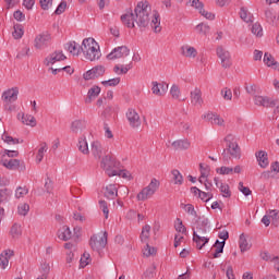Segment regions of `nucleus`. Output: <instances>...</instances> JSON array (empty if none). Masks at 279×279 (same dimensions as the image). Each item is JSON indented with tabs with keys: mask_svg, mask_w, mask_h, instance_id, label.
I'll use <instances>...</instances> for the list:
<instances>
[{
	"mask_svg": "<svg viewBox=\"0 0 279 279\" xmlns=\"http://www.w3.org/2000/svg\"><path fill=\"white\" fill-rule=\"evenodd\" d=\"M149 12H151V7H149V2H138L134 9V12L130 11L121 15V21L123 25L128 26L130 29H133V27H135L134 23H136L137 27H140L141 29H145V27H149L150 25L155 33L158 34L162 29L160 27V14H158V12H155L153 14V19H150Z\"/></svg>",
	"mask_w": 279,
	"mask_h": 279,
	"instance_id": "f257e3e1",
	"label": "nucleus"
},
{
	"mask_svg": "<svg viewBox=\"0 0 279 279\" xmlns=\"http://www.w3.org/2000/svg\"><path fill=\"white\" fill-rule=\"evenodd\" d=\"M225 143H227V148L223 149L222 151V160L223 162H228V155L226 154V151H228V154L230 155L231 158H241V147H239V143H236V137H234V135L232 134H228L225 137Z\"/></svg>",
	"mask_w": 279,
	"mask_h": 279,
	"instance_id": "f03ea898",
	"label": "nucleus"
},
{
	"mask_svg": "<svg viewBox=\"0 0 279 279\" xmlns=\"http://www.w3.org/2000/svg\"><path fill=\"white\" fill-rule=\"evenodd\" d=\"M158 189H160V181L153 179L150 183L137 194V201L145 202V199H149Z\"/></svg>",
	"mask_w": 279,
	"mask_h": 279,
	"instance_id": "7ed1b4c3",
	"label": "nucleus"
},
{
	"mask_svg": "<svg viewBox=\"0 0 279 279\" xmlns=\"http://www.w3.org/2000/svg\"><path fill=\"white\" fill-rule=\"evenodd\" d=\"M216 53L221 62L222 69H230L232 66V57L230 56V51L226 50L223 46H218Z\"/></svg>",
	"mask_w": 279,
	"mask_h": 279,
	"instance_id": "20e7f679",
	"label": "nucleus"
},
{
	"mask_svg": "<svg viewBox=\"0 0 279 279\" xmlns=\"http://www.w3.org/2000/svg\"><path fill=\"white\" fill-rule=\"evenodd\" d=\"M49 45H51V34H49V32L40 33L34 39L35 49H47Z\"/></svg>",
	"mask_w": 279,
	"mask_h": 279,
	"instance_id": "39448f33",
	"label": "nucleus"
},
{
	"mask_svg": "<svg viewBox=\"0 0 279 279\" xmlns=\"http://www.w3.org/2000/svg\"><path fill=\"white\" fill-rule=\"evenodd\" d=\"M121 58H130V48L128 46H119L107 54V60H121Z\"/></svg>",
	"mask_w": 279,
	"mask_h": 279,
	"instance_id": "423d86ee",
	"label": "nucleus"
},
{
	"mask_svg": "<svg viewBox=\"0 0 279 279\" xmlns=\"http://www.w3.org/2000/svg\"><path fill=\"white\" fill-rule=\"evenodd\" d=\"M106 73V68L104 65H96L92 70H88L83 74V77L86 82L88 80H96V77H102Z\"/></svg>",
	"mask_w": 279,
	"mask_h": 279,
	"instance_id": "0eeeda50",
	"label": "nucleus"
},
{
	"mask_svg": "<svg viewBox=\"0 0 279 279\" xmlns=\"http://www.w3.org/2000/svg\"><path fill=\"white\" fill-rule=\"evenodd\" d=\"M66 60V56H64V52L62 50H56L54 52L50 53L45 59L46 66H51L56 64V62H64Z\"/></svg>",
	"mask_w": 279,
	"mask_h": 279,
	"instance_id": "6e6552de",
	"label": "nucleus"
},
{
	"mask_svg": "<svg viewBox=\"0 0 279 279\" xmlns=\"http://www.w3.org/2000/svg\"><path fill=\"white\" fill-rule=\"evenodd\" d=\"M89 245H108V233L106 231L94 233L89 239Z\"/></svg>",
	"mask_w": 279,
	"mask_h": 279,
	"instance_id": "1a4fd4ad",
	"label": "nucleus"
},
{
	"mask_svg": "<svg viewBox=\"0 0 279 279\" xmlns=\"http://www.w3.org/2000/svg\"><path fill=\"white\" fill-rule=\"evenodd\" d=\"M209 241L210 238L208 236V233H205L202 230L193 231V242L196 243V245H207Z\"/></svg>",
	"mask_w": 279,
	"mask_h": 279,
	"instance_id": "9d476101",
	"label": "nucleus"
},
{
	"mask_svg": "<svg viewBox=\"0 0 279 279\" xmlns=\"http://www.w3.org/2000/svg\"><path fill=\"white\" fill-rule=\"evenodd\" d=\"M126 119L131 125V128L136 129L141 128V116L134 109H129L126 112Z\"/></svg>",
	"mask_w": 279,
	"mask_h": 279,
	"instance_id": "9b49d317",
	"label": "nucleus"
},
{
	"mask_svg": "<svg viewBox=\"0 0 279 279\" xmlns=\"http://www.w3.org/2000/svg\"><path fill=\"white\" fill-rule=\"evenodd\" d=\"M255 106H263V108H276L277 101L271 100L269 97L255 96L254 97Z\"/></svg>",
	"mask_w": 279,
	"mask_h": 279,
	"instance_id": "f8f14e48",
	"label": "nucleus"
},
{
	"mask_svg": "<svg viewBox=\"0 0 279 279\" xmlns=\"http://www.w3.org/2000/svg\"><path fill=\"white\" fill-rule=\"evenodd\" d=\"M1 166L5 167V169H10L11 171H16L19 167H21V160L19 159H8L5 155H1Z\"/></svg>",
	"mask_w": 279,
	"mask_h": 279,
	"instance_id": "ddd939ff",
	"label": "nucleus"
},
{
	"mask_svg": "<svg viewBox=\"0 0 279 279\" xmlns=\"http://www.w3.org/2000/svg\"><path fill=\"white\" fill-rule=\"evenodd\" d=\"M19 99V87H12L10 89H7L2 94V100L4 102H11L14 104Z\"/></svg>",
	"mask_w": 279,
	"mask_h": 279,
	"instance_id": "4468645a",
	"label": "nucleus"
},
{
	"mask_svg": "<svg viewBox=\"0 0 279 279\" xmlns=\"http://www.w3.org/2000/svg\"><path fill=\"white\" fill-rule=\"evenodd\" d=\"M95 47H97V41H95V38L88 37L85 38L81 46V52L86 56L90 50L95 51Z\"/></svg>",
	"mask_w": 279,
	"mask_h": 279,
	"instance_id": "2eb2a0df",
	"label": "nucleus"
},
{
	"mask_svg": "<svg viewBox=\"0 0 279 279\" xmlns=\"http://www.w3.org/2000/svg\"><path fill=\"white\" fill-rule=\"evenodd\" d=\"M90 153L93 154L94 158H96V160H100V158L104 156V146L101 145V142H92Z\"/></svg>",
	"mask_w": 279,
	"mask_h": 279,
	"instance_id": "dca6fc26",
	"label": "nucleus"
},
{
	"mask_svg": "<svg viewBox=\"0 0 279 279\" xmlns=\"http://www.w3.org/2000/svg\"><path fill=\"white\" fill-rule=\"evenodd\" d=\"M12 256H14V251H12V250H4L0 254V267H1V269H5L8 267V265H10V258H12Z\"/></svg>",
	"mask_w": 279,
	"mask_h": 279,
	"instance_id": "f3484780",
	"label": "nucleus"
},
{
	"mask_svg": "<svg viewBox=\"0 0 279 279\" xmlns=\"http://www.w3.org/2000/svg\"><path fill=\"white\" fill-rule=\"evenodd\" d=\"M114 167H117V160L112 156L106 155L102 157L101 168L108 171V174L110 173V169H114Z\"/></svg>",
	"mask_w": 279,
	"mask_h": 279,
	"instance_id": "a211bd4d",
	"label": "nucleus"
},
{
	"mask_svg": "<svg viewBox=\"0 0 279 279\" xmlns=\"http://www.w3.org/2000/svg\"><path fill=\"white\" fill-rule=\"evenodd\" d=\"M257 158V162L262 169H267L269 167V157L267 155V151L259 150L255 154Z\"/></svg>",
	"mask_w": 279,
	"mask_h": 279,
	"instance_id": "6ab92c4d",
	"label": "nucleus"
},
{
	"mask_svg": "<svg viewBox=\"0 0 279 279\" xmlns=\"http://www.w3.org/2000/svg\"><path fill=\"white\" fill-rule=\"evenodd\" d=\"M190 97L193 106H202L204 104V99H202V89L199 88L192 90Z\"/></svg>",
	"mask_w": 279,
	"mask_h": 279,
	"instance_id": "aec40b11",
	"label": "nucleus"
},
{
	"mask_svg": "<svg viewBox=\"0 0 279 279\" xmlns=\"http://www.w3.org/2000/svg\"><path fill=\"white\" fill-rule=\"evenodd\" d=\"M99 93H101V87L97 85L89 88L87 97L85 98V104H93V100L99 97Z\"/></svg>",
	"mask_w": 279,
	"mask_h": 279,
	"instance_id": "412c9836",
	"label": "nucleus"
},
{
	"mask_svg": "<svg viewBox=\"0 0 279 279\" xmlns=\"http://www.w3.org/2000/svg\"><path fill=\"white\" fill-rule=\"evenodd\" d=\"M101 58V50H99V44L94 46V50L89 49L88 53L85 54V59L89 60V62H95V60H99Z\"/></svg>",
	"mask_w": 279,
	"mask_h": 279,
	"instance_id": "4be33fe9",
	"label": "nucleus"
},
{
	"mask_svg": "<svg viewBox=\"0 0 279 279\" xmlns=\"http://www.w3.org/2000/svg\"><path fill=\"white\" fill-rule=\"evenodd\" d=\"M83 130H86V121L75 120L71 123V132H73V134H80Z\"/></svg>",
	"mask_w": 279,
	"mask_h": 279,
	"instance_id": "5701e85b",
	"label": "nucleus"
},
{
	"mask_svg": "<svg viewBox=\"0 0 279 279\" xmlns=\"http://www.w3.org/2000/svg\"><path fill=\"white\" fill-rule=\"evenodd\" d=\"M17 119H21L24 125H31V128H36V118H34V116H25V113H19Z\"/></svg>",
	"mask_w": 279,
	"mask_h": 279,
	"instance_id": "b1692460",
	"label": "nucleus"
},
{
	"mask_svg": "<svg viewBox=\"0 0 279 279\" xmlns=\"http://www.w3.org/2000/svg\"><path fill=\"white\" fill-rule=\"evenodd\" d=\"M65 49L72 53V56H80V53H82V46L77 45L75 41L65 44Z\"/></svg>",
	"mask_w": 279,
	"mask_h": 279,
	"instance_id": "393cba45",
	"label": "nucleus"
},
{
	"mask_svg": "<svg viewBox=\"0 0 279 279\" xmlns=\"http://www.w3.org/2000/svg\"><path fill=\"white\" fill-rule=\"evenodd\" d=\"M173 149L186 150L191 147V142L189 140H178L172 143Z\"/></svg>",
	"mask_w": 279,
	"mask_h": 279,
	"instance_id": "a878e982",
	"label": "nucleus"
},
{
	"mask_svg": "<svg viewBox=\"0 0 279 279\" xmlns=\"http://www.w3.org/2000/svg\"><path fill=\"white\" fill-rule=\"evenodd\" d=\"M117 195H118L117 185L109 184V185L106 186L105 197L107 199H116Z\"/></svg>",
	"mask_w": 279,
	"mask_h": 279,
	"instance_id": "bb28decb",
	"label": "nucleus"
},
{
	"mask_svg": "<svg viewBox=\"0 0 279 279\" xmlns=\"http://www.w3.org/2000/svg\"><path fill=\"white\" fill-rule=\"evenodd\" d=\"M150 232H151V226L145 225L142 228V232H141L142 243H145L146 245H149V234H150Z\"/></svg>",
	"mask_w": 279,
	"mask_h": 279,
	"instance_id": "cd10ccee",
	"label": "nucleus"
},
{
	"mask_svg": "<svg viewBox=\"0 0 279 279\" xmlns=\"http://www.w3.org/2000/svg\"><path fill=\"white\" fill-rule=\"evenodd\" d=\"M58 236L61 241H69V239L72 236L71 229L68 226H63L58 231Z\"/></svg>",
	"mask_w": 279,
	"mask_h": 279,
	"instance_id": "c85d7f7f",
	"label": "nucleus"
},
{
	"mask_svg": "<svg viewBox=\"0 0 279 279\" xmlns=\"http://www.w3.org/2000/svg\"><path fill=\"white\" fill-rule=\"evenodd\" d=\"M194 230H201V232H204L205 234L208 233V218H198Z\"/></svg>",
	"mask_w": 279,
	"mask_h": 279,
	"instance_id": "c756f323",
	"label": "nucleus"
},
{
	"mask_svg": "<svg viewBox=\"0 0 279 279\" xmlns=\"http://www.w3.org/2000/svg\"><path fill=\"white\" fill-rule=\"evenodd\" d=\"M47 149H49V147L47 146V142H43L40 144V148L38 149L37 156H36V162L38 165H40V162H43V159L45 158V154H46Z\"/></svg>",
	"mask_w": 279,
	"mask_h": 279,
	"instance_id": "7c9ffc66",
	"label": "nucleus"
},
{
	"mask_svg": "<svg viewBox=\"0 0 279 279\" xmlns=\"http://www.w3.org/2000/svg\"><path fill=\"white\" fill-rule=\"evenodd\" d=\"M264 63L267 64L268 66H272V69H279V63L274 59V56L270 53H265L264 54Z\"/></svg>",
	"mask_w": 279,
	"mask_h": 279,
	"instance_id": "2f4dec72",
	"label": "nucleus"
},
{
	"mask_svg": "<svg viewBox=\"0 0 279 279\" xmlns=\"http://www.w3.org/2000/svg\"><path fill=\"white\" fill-rule=\"evenodd\" d=\"M199 169H201V177L198 179V182L201 184H204V180H206V178H208L210 173V168L208 166H205L204 163H199Z\"/></svg>",
	"mask_w": 279,
	"mask_h": 279,
	"instance_id": "473e14b6",
	"label": "nucleus"
},
{
	"mask_svg": "<svg viewBox=\"0 0 279 279\" xmlns=\"http://www.w3.org/2000/svg\"><path fill=\"white\" fill-rule=\"evenodd\" d=\"M77 147L82 154H85V155L90 154V150L88 149V142H86V137L78 138Z\"/></svg>",
	"mask_w": 279,
	"mask_h": 279,
	"instance_id": "72a5a7b5",
	"label": "nucleus"
},
{
	"mask_svg": "<svg viewBox=\"0 0 279 279\" xmlns=\"http://www.w3.org/2000/svg\"><path fill=\"white\" fill-rule=\"evenodd\" d=\"M181 49L185 58H195L197 56V50L191 46H183Z\"/></svg>",
	"mask_w": 279,
	"mask_h": 279,
	"instance_id": "f704fd0d",
	"label": "nucleus"
},
{
	"mask_svg": "<svg viewBox=\"0 0 279 279\" xmlns=\"http://www.w3.org/2000/svg\"><path fill=\"white\" fill-rule=\"evenodd\" d=\"M240 19L244 21V23H252V13L247 10V8L242 7L240 9Z\"/></svg>",
	"mask_w": 279,
	"mask_h": 279,
	"instance_id": "c9c22d12",
	"label": "nucleus"
},
{
	"mask_svg": "<svg viewBox=\"0 0 279 279\" xmlns=\"http://www.w3.org/2000/svg\"><path fill=\"white\" fill-rule=\"evenodd\" d=\"M142 252H143V256H145L146 258H149V256H156V254L158 253V248L151 245H145Z\"/></svg>",
	"mask_w": 279,
	"mask_h": 279,
	"instance_id": "e433bc0d",
	"label": "nucleus"
},
{
	"mask_svg": "<svg viewBox=\"0 0 279 279\" xmlns=\"http://www.w3.org/2000/svg\"><path fill=\"white\" fill-rule=\"evenodd\" d=\"M13 29H14V32L12 33V36H13V38H15V40L23 38V34H25V31H23V25L15 24L13 26Z\"/></svg>",
	"mask_w": 279,
	"mask_h": 279,
	"instance_id": "4c0bfd02",
	"label": "nucleus"
},
{
	"mask_svg": "<svg viewBox=\"0 0 279 279\" xmlns=\"http://www.w3.org/2000/svg\"><path fill=\"white\" fill-rule=\"evenodd\" d=\"M10 234H11L12 239H19V236H21V234H23V230L21 229V225L14 223L11 227Z\"/></svg>",
	"mask_w": 279,
	"mask_h": 279,
	"instance_id": "58836bf2",
	"label": "nucleus"
},
{
	"mask_svg": "<svg viewBox=\"0 0 279 279\" xmlns=\"http://www.w3.org/2000/svg\"><path fill=\"white\" fill-rule=\"evenodd\" d=\"M216 173H219V175H232L234 168L222 166L216 169Z\"/></svg>",
	"mask_w": 279,
	"mask_h": 279,
	"instance_id": "ea45409f",
	"label": "nucleus"
},
{
	"mask_svg": "<svg viewBox=\"0 0 279 279\" xmlns=\"http://www.w3.org/2000/svg\"><path fill=\"white\" fill-rule=\"evenodd\" d=\"M196 31L198 32V34L206 36L210 33V26L208 24L199 23L198 25H196Z\"/></svg>",
	"mask_w": 279,
	"mask_h": 279,
	"instance_id": "a19ab883",
	"label": "nucleus"
},
{
	"mask_svg": "<svg viewBox=\"0 0 279 279\" xmlns=\"http://www.w3.org/2000/svg\"><path fill=\"white\" fill-rule=\"evenodd\" d=\"M220 193H222V197H232V192H230V185L220 183Z\"/></svg>",
	"mask_w": 279,
	"mask_h": 279,
	"instance_id": "79ce46f5",
	"label": "nucleus"
},
{
	"mask_svg": "<svg viewBox=\"0 0 279 279\" xmlns=\"http://www.w3.org/2000/svg\"><path fill=\"white\" fill-rule=\"evenodd\" d=\"M11 192L8 189L0 190V204H3L4 202H9Z\"/></svg>",
	"mask_w": 279,
	"mask_h": 279,
	"instance_id": "37998d69",
	"label": "nucleus"
},
{
	"mask_svg": "<svg viewBox=\"0 0 279 279\" xmlns=\"http://www.w3.org/2000/svg\"><path fill=\"white\" fill-rule=\"evenodd\" d=\"M174 228L177 232H180L181 234H186V227H184V225L182 223V219L177 218L174 222Z\"/></svg>",
	"mask_w": 279,
	"mask_h": 279,
	"instance_id": "c03bdc74",
	"label": "nucleus"
},
{
	"mask_svg": "<svg viewBox=\"0 0 279 279\" xmlns=\"http://www.w3.org/2000/svg\"><path fill=\"white\" fill-rule=\"evenodd\" d=\"M173 181L174 184L182 185L184 182V178L182 177V173H180L178 170H172Z\"/></svg>",
	"mask_w": 279,
	"mask_h": 279,
	"instance_id": "a18cd8bd",
	"label": "nucleus"
},
{
	"mask_svg": "<svg viewBox=\"0 0 279 279\" xmlns=\"http://www.w3.org/2000/svg\"><path fill=\"white\" fill-rule=\"evenodd\" d=\"M101 84H102V86H119V84H121V77L102 81Z\"/></svg>",
	"mask_w": 279,
	"mask_h": 279,
	"instance_id": "49530a36",
	"label": "nucleus"
},
{
	"mask_svg": "<svg viewBox=\"0 0 279 279\" xmlns=\"http://www.w3.org/2000/svg\"><path fill=\"white\" fill-rule=\"evenodd\" d=\"M27 193H29V190H27L26 187L19 186L15 190V197H16V199H21V197H25V195H27Z\"/></svg>",
	"mask_w": 279,
	"mask_h": 279,
	"instance_id": "de8ad7c7",
	"label": "nucleus"
},
{
	"mask_svg": "<svg viewBox=\"0 0 279 279\" xmlns=\"http://www.w3.org/2000/svg\"><path fill=\"white\" fill-rule=\"evenodd\" d=\"M1 156H4V158H16L19 156V150H8V149H4L3 153H0V158Z\"/></svg>",
	"mask_w": 279,
	"mask_h": 279,
	"instance_id": "09e8293b",
	"label": "nucleus"
},
{
	"mask_svg": "<svg viewBox=\"0 0 279 279\" xmlns=\"http://www.w3.org/2000/svg\"><path fill=\"white\" fill-rule=\"evenodd\" d=\"M221 96L226 101H232V89L225 87L221 89Z\"/></svg>",
	"mask_w": 279,
	"mask_h": 279,
	"instance_id": "8fccbe9b",
	"label": "nucleus"
},
{
	"mask_svg": "<svg viewBox=\"0 0 279 279\" xmlns=\"http://www.w3.org/2000/svg\"><path fill=\"white\" fill-rule=\"evenodd\" d=\"M132 57H129V63L125 64V66L120 68V73L119 75H126L128 71L132 70Z\"/></svg>",
	"mask_w": 279,
	"mask_h": 279,
	"instance_id": "3c124183",
	"label": "nucleus"
},
{
	"mask_svg": "<svg viewBox=\"0 0 279 279\" xmlns=\"http://www.w3.org/2000/svg\"><path fill=\"white\" fill-rule=\"evenodd\" d=\"M198 199H202V202H210V199H213V193L201 191Z\"/></svg>",
	"mask_w": 279,
	"mask_h": 279,
	"instance_id": "603ef678",
	"label": "nucleus"
},
{
	"mask_svg": "<svg viewBox=\"0 0 279 279\" xmlns=\"http://www.w3.org/2000/svg\"><path fill=\"white\" fill-rule=\"evenodd\" d=\"M19 215H22V217H25L29 213V205L27 203H24L17 207Z\"/></svg>",
	"mask_w": 279,
	"mask_h": 279,
	"instance_id": "864d4df0",
	"label": "nucleus"
},
{
	"mask_svg": "<svg viewBox=\"0 0 279 279\" xmlns=\"http://www.w3.org/2000/svg\"><path fill=\"white\" fill-rule=\"evenodd\" d=\"M185 213L191 215L192 217H197V211H195V206L193 204H185L183 205Z\"/></svg>",
	"mask_w": 279,
	"mask_h": 279,
	"instance_id": "5fc2aeb1",
	"label": "nucleus"
},
{
	"mask_svg": "<svg viewBox=\"0 0 279 279\" xmlns=\"http://www.w3.org/2000/svg\"><path fill=\"white\" fill-rule=\"evenodd\" d=\"M170 95L172 99H180V87L178 85H172Z\"/></svg>",
	"mask_w": 279,
	"mask_h": 279,
	"instance_id": "6e6d98bb",
	"label": "nucleus"
},
{
	"mask_svg": "<svg viewBox=\"0 0 279 279\" xmlns=\"http://www.w3.org/2000/svg\"><path fill=\"white\" fill-rule=\"evenodd\" d=\"M259 256H260L262 260H266V262L270 260L271 263H274V258H276V256L269 254V252H267V251L260 252Z\"/></svg>",
	"mask_w": 279,
	"mask_h": 279,
	"instance_id": "4d7b16f0",
	"label": "nucleus"
},
{
	"mask_svg": "<svg viewBox=\"0 0 279 279\" xmlns=\"http://www.w3.org/2000/svg\"><path fill=\"white\" fill-rule=\"evenodd\" d=\"M252 34L255 36H263V26L260 24L256 23L252 26Z\"/></svg>",
	"mask_w": 279,
	"mask_h": 279,
	"instance_id": "13d9d810",
	"label": "nucleus"
},
{
	"mask_svg": "<svg viewBox=\"0 0 279 279\" xmlns=\"http://www.w3.org/2000/svg\"><path fill=\"white\" fill-rule=\"evenodd\" d=\"M50 271H51V266H49L48 263L41 264V267H40L41 276H45L47 278V276H49Z\"/></svg>",
	"mask_w": 279,
	"mask_h": 279,
	"instance_id": "bf43d9fd",
	"label": "nucleus"
},
{
	"mask_svg": "<svg viewBox=\"0 0 279 279\" xmlns=\"http://www.w3.org/2000/svg\"><path fill=\"white\" fill-rule=\"evenodd\" d=\"M198 10H199V14H202V16H204L208 21H215V14L204 10V8H201Z\"/></svg>",
	"mask_w": 279,
	"mask_h": 279,
	"instance_id": "052dcab7",
	"label": "nucleus"
},
{
	"mask_svg": "<svg viewBox=\"0 0 279 279\" xmlns=\"http://www.w3.org/2000/svg\"><path fill=\"white\" fill-rule=\"evenodd\" d=\"M41 10H49L53 5V0H39Z\"/></svg>",
	"mask_w": 279,
	"mask_h": 279,
	"instance_id": "680f3d73",
	"label": "nucleus"
},
{
	"mask_svg": "<svg viewBox=\"0 0 279 279\" xmlns=\"http://www.w3.org/2000/svg\"><path fill=\"white\" fill-rule=\"evenodd\" d=\"M254 242H252V239H247V236H245V234H241L240 235V240H239V245H252Z\"/></svg>",
	"mask_w": 279,
	"mask_h": 279,
	"instance_id": "e2e57ef3",
	"label": "nucleus"
},
{
	"mask_svg": "<svg viewBox=\"0 0 279 279\" xmlns=\"http://www.w3.org/2000/svg\"><path fill=\"white\" fill-rule=\"evenodd\" d=\"M99 206L105 215V219H108V215H109L108 203L106 201H99Z\"/></svg>",
	"mask_w": 279,
	"mask_h": 279,
	"instance_id": "0e129e2a",
	"label": "nucleus"
},
{
	"mask_svg": "<svg viewBox=\"0 0 279 279\" xmlns=\"http://www.w3.org/2000/svg\"><path fill=\"white\" fill-rule=\"evenodd\" d=\"M239 191H240L241 193H243V195H245V197L252 195V190H250V187L243 186V182H240V183H239Z\"/></svg>",
	"mask_w": 279,
	"mask_h": 279,
	"instance_id": "69168bd1",
	"label": "nucleus"
},
{
	"mask_svg": "<svg viewBox=\"0 0 279 279\" xmlns=\"http://www.w3.org/2000/svg\"><path fill=\"white\" fill-rule=\"evenodd\" d=\"M64 10H66V1H61L58 8L54 11V14L60 15L63 14Z\"/></svg>",
	"mask_w": 279,
	"mask_h": 279,
	"instance_id": "338daca9",
	"label": "nucleus"
},
{
	"mask_svg": "<svg viewBox=\"0 0 279 279\" xmlns=\"http://www.w3.org/2000/svg\"><path fill=\"white\" fill-rule=\"evenodd\" d=\"M13 16H14L15 21H20V22L25 21V15L22 13L21 10L15 11L13 13Z\"/></svg>",
	"mask_w": 279,
	"mask_h": 279,
	"instance_id": "774afa93",
	"label": "nucleus"
}]
</instances>
